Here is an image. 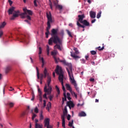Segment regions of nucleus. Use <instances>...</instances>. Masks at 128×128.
<instances>
[{"label": "nucleus", "instance_id": "nucleus-15", "mask_svg": "<svg viewBox=\"0 0 128 128\" xmlns=\"http://www.w3.org/2000/svg\"><path fill=\"white\" fill-rule=\"evenodd\" d=\"M90 14L91 18H96V12L94 11H90Z\"/></svg>", "mask_w": 128, "mask_h": 128}, {"label": "nucleus", "instance_id": "nucleus-19", "mask_svg": "<svg viewBox=\"0 0 128 128\" xmlns=\"http://www.w3.org/2000/svg\"><path fill=\"white\" fill-rule=\"evenodd\" d=\"M18 16L19 14L16 13L13 14V16L10 18V20H14L16 18H18Z\"/></svg>", "mask_w": 128, "mask_h": 128}, {"label": "nucleus", "instance_id": "nucleus-43", "mask_svg": "<svg viewBox=\"0 0 128 128\" xmlns=\"http://www.w3.org/2000/svg\"><path fill=\"white\" fill-rule=\"evenodd\" d=\"M66 97L62 98V102L63 104H64V102H66Z\"/></svg>", "mask_w": 128, "mask_h": 128}, {"label": "nucleus", "instance_id": "nucleus-7", "mask_svg": "<svg viewBox=\"0 0 128 128\" xmlns=\"http://www.w3.org/2000/svg\"><path fill=\"white\" fill-rule=\"evenodd\" d=\"M24 12L20 14L22 18H26V16L28 14L29 16H32V11L28 10L26 8H23Z\"/></svg>", "mask_w": 128, "mask_h": 128}, {"label": "nucleus", "instance_id": "nucleus-28", "mask_svg": "<svg viewBox=\"0 0 128 128\" xmlns=\"http://www.w3.org/2000/svg\"><path fill=\"white\" fill-rule=\"evenodd\" d=\"M35 128H42V124H36V125H35Z\"/></svg>", "mask_w": 128, "mask_h": 128}, {"label": "nucleus", "instance_id": "nucleus-38", "mask_svg": "<svg viewBox=\"0 0 128 128\" xmlns=\"http://www.w3.org/2000/svg\"><path fill=\"white\" fill-rule=\"evenodd\" d=\"M104 48V46H102V48L100 46H98V50H103Z\"/></svg>", "mask_w": 128, "mask_h": 128}, {"label": "nucleus", "instance_id": "nucleus-37", "mask_svg": "<svg viewBox=\"0 0 128 128\" xmlns=\"http://www.w3.org/2000/svg\"><path fill=\"white\" fill-rule=\"evenodd\" d=\"M49 0L48 4H49L50 8L52 10V1L50 0Z\"/></svg>", "mask_w": 128, "mask_h": 128}, {"label": "nucleus", "instance_id": "nucleus-31", "mask_svg": "<svg viewBox=\"0 0 128 128\" xmlns=\"http://www.w3.org/2000/svg\"><path fill=\"white\" fill-rule=\"evenodd\" d=\"M56 90L58 94H60V88H58V86H55Z\"/></svg>", "mask_w": 128, "mask_h": 128}, {"label": "nucleus", "instance_id": "nucleus-54", "mask_svg": "<svg viewBox=\"0 0 128 128\" xmlns=\"http://www.w3.org/2000/svg\"><path fill=\"white\" fill-rule=\"evenodd\" d=\"M38 122V119L35 120V126L36 124H39Z\"/></svg>", "mask_w": 128, "mask_h": 128}, {"label": "nucleus", "instance_id": "nucleus-13", "mask_svg": "<svg viewBox=\"0 0 128 128\" xmlns=\"http://www.w3.org/2000/svg\"><path fill=\"white\" fill-rule=\"evenodd\" d=\"M78 22H82L84 21V18H86V16H84V14H82V15H78Z\"/></svg>", "mask_w": 128, "mask_h": 128}, {"label": "nucleus", "instance_id": "nucleus-59", "mask_svg": "<svg viewBox=\"0 0 128 128\" xmlns=\"http://www.w3.org/2000/svg\"><path fill=\"white\" fill-rule=\"evenodd\" d=\"M90 82H94V78H91L90 79Z\"/></svg>", "mask_w": 128, "mask_h": 128}, {"label": "nucleus", "instance_id": "nucleus-32", "mask_svg": "<svg viewBox=\"0 0 128 128\" xmlns=\"http://www.w3.org/2000/svg\"><path fill=\"white\" fill-rule=\"evenodd\" d=\"M102 15V11L99 12L98 13L97 16H96V18H100Z\"/></svg>", "mask_w": 128, "mask_h": 128}, {"label": "nucleus", "instance_id": "nucleus-62", "mask_svg": "<svg viewBox=\"0 0 128 128\" xmlns=\"http://www.w3.org/2000/svg\"><path fill=\"white\" fill-rule=\"evenodd\" d=\"M88 56H85V58L86 60H88Z\"/></svg>", "mask_w": 128, "mask_h": 128}, {"label": "nucleus", "instance_id": "nucleus-53", "mask_svg": "<svg viewBox=\"0 0 128 128\" xmlns=\"http://www.w3.org/2000/svg\"><path fill=\"white\" fill-rule=\"evenodd\" d=\"M43 102H44L43 106H44H44H46V100H44Z\"/></svg>", "mask_w": 128, "mask_h": 128}, {"label": "nucleus", "instance_id": "nucleus-17", "mask_svg": "<svg viewBox=\"0 0 128 128\" xmlns=\"http://www.w3.org/2000/svg\"><path fill=\"white\" fill-rule=\"evenodd\" d=\"M16 8L12 6L10 8H9L8 10V14H12V12H14V9Z\"/></svg>", "mask_w": 128, "mask_h": 128}, {"label": "nucleus", "instance_id": "nucleus-47", "mask_svg": "<svg viewBox=\"0 0 128 128\" xmlns=\"http://www.w3.org/2000/svg\"><path fill=\"white\" fill-rule=\"evenodd\" d=\"M36 114H34L33 113V115L32 116V120H34V118H36Z\"/></svg>", "mask_w": 128, "mask_h": 128}, {"label": "nucleus", "instance_id": "nucleus-24", "mask_svg": "<svg viewBox=\"0 0 128 128\" xmlns=\"http://www.w3.org/2000/svg\"><path fill=\"white\" fill-rule=\"evenodd\" d=\"M40 60H41L42 62V68H44V58H40Z\"/></svg>", "mask_w": 128, "mask_h": 128}, {"label": "nucleus", "instance_id": "nucleus-8", "mask_svg": "<svg viewBox=\"0 0 128 128\" xmlns=\"http://www.w3.org/2000/svg\"><path fill=\"white\" fill-rule=\"evenodd\" d=\"M83 25H82V24ZM76 24L78 28H84L86 26H90V22H88L86 20H83L82 22H81L80 23V22H77Z\"/></svg>", "mask_w": 128, "mask_h": 128}, {"label": "nucleus", "instance_id": "nucleus-48", "mask_svg": "<svg viewBox=\"0 0 128 128\" xmlns=\"http://www.w3.org/2000/svg\"><path fill=\"white\" fill-rule=\"evenodd\" d=\"M46 94H48V92H46V93L43 95V98H46V100H48V97H46Z\"/></svg>", "mask_w": 128, "mask_h": 128}, {"label": "nucleus", "instance_id": "nucleus-16", "mask_svg": "<svg viewBox=\"0 0 128 128\" xmlns=\"http://www.w3.org/2000/svg\"><path fill=\"white\" fill-rule=\"evenodd\" d=\"M71 54V56H72V58H74V60H78V58H80V56H78L75 53H72V52H70Z\"/></svg>", "mask_w": 128, "mask_h": 128}, {"label": "nucleus", "instance_id": "nucleus-30", "mask_svg": "<svg viewBox=\"0 0 128 128\" xmlns=\"http://www.w3.org/2000/svg\"><path fill=\"white\" fill-rule=\"evenodd\" d=\"M56 8H58L60 10H62V5L58 4L56 6Z\"/></svg>", "mask_w": 128, "mask_h": 128}, {"label": "nucleus", "instance_id": "nucleus-34", "mask_svg": "<svg viewBox=\"0 0 128 128\" xmlns=\"http://www.w3.org/2000/svg\"><path fill=\"white\" fill-rule=\"evenodd\" d=\"M46 52L47 54L50 56V46H48V45H47Z\"/></svg>", "mask_w": 128, "mask_h": 128}, {"label": "nucleus", "instance_id": "nucleus-44", "mask_svg": "<svg viewBox=\"0 0 128 128\" xmlns=\"http://www.w3.org/2000/svg\"><path fill=\"white\" fill-rule=\"evenodd\" d=\"M4 34V32H2V30L0 29V38H2Z\"/></svg>", "mask_w": 128, "mask_h": 128}, {"label": "nucleus", "instance_id": "nucleus-1", "mask_svg": "<svg viewBox=\"0 0 128 128\" xmlns=\"http://www.w3.org/2000/svg\"><path fill=\"white\" fill-rule=\"evenodd\" d=\"M60 62H62L64 66H66L68 68H66V70L68 72L70 82L74 86L76 92H80V88L78 87V84L74 78V75H72V64L67 62L66 60H60Z\"/></svg>", "mask_w": 128, "mask_h": 128}, {"label": "nucleus", "instance_id": "nucleus-51", "mask_svg": "<svg viewBox=\"0 0 128 128\" xmlns=\"http://www.w3.org/2000/svg\"><path fill=\"white\" fill-rule=\"evenodd\" d=\"M44 120V115L40 114V120Z\"/></svg>", "mask_w": 128, "mask_h": 128}, {"label": "nucleus", "instance_id": "nucleus-3", "mask_svg": "<svg viewBox=\"0 0 128 128\" xmlns=\"http://www.w3.org/2000/svg\"><path fill=\"white\" fill-rule=\"evenodd\" d=\"M55 72L56 74L59 76L58 80L59 82H61V84L62 86V90L64 92H66V88H64V72H62V67L58 65L56 67Z\"/></svg>", "mask_w": 128, "mask_h": 128}, {"label": "nucleus", "instance_id": "nucleus-56", "mask_svg": "<svg viewBox=\"0 0 128 128\" xmlns=\"http://www.w3.org/2000/svg\"><path fill=\"white\" fill-rule=\"evenodd\" d=\"M67 120H70V114L68 115Z\"/></svg>", "mask_w": 128, "mask_h": 128}, {"label": "nucleus", "instance_id": "nucleus-26", "mask_svg": "<svg viewBox=\"0 0 128 128\" xmlns=\"http://www.w3.org/2000/svg\"><path fill=\"white\" fill-rule=\"evenodd\" d=\"M70 94H72V96H74L76 98H78V94H76V92L72 91L70 92Z\"/></svg>", "mask_w": 128, "mask_h": 128}, {"label": "nucleus", "instance_id": "nucleus-42", "mask_svg": "<svg viewBox=\"0 0 128 128\" xmlns=\"http://www.w3.org/2000/svg\"><path fill=\"white\" fill-rule=\"evenodd\" d=\"M26 18H27V20H32L30 16L28 15H26Z\"/></svg>", "mask_w": 128, "mask_h": 128}, {"label": "nucleus", "instance_id": "nucleus-12", "mask_svg": "<svg viewBox=\"0 0 128 128\" xmlns=\"http://www.w3.org/2000/svg\"><path fill=\"white\" fill-rule=\"evenodd\" d=\"M36 70L37 72V78L38 80H40V84H42V80L44 79H40V72L38 71V67H36Z\"/></svg>", "mask_w": 128, "mask_h": 128}, {"label": "nucleus", "instance_id": "nucleus-5", "mask_svg": "<svg viewBox=\"0 0 128 128\" xmlns=\"http://www.w3.org/2000/svg\"><path fill=\"white\" fill-rule=\"evenodd\" d=\"M47 85L46 84H45L44 87V92H47V94L50 95L52 94V86H50V82H52V78L50 76L47 77Z\"/></svg>", "mask_w": 128, "mask_h": 128}, {"label": "nucleus", "instance_id": "nucleus-6", "mask_svg": "<svg viewBox=\"0 0 128 128\" xmlns=\"http://www.w3.org/2000/svg\"><path fill=\"white\" fill-rule=\"evenodd\" d=\"M29 38L28 34H19L16 36V40L20 42H26L28 40Z\"/></svg>", "mask_w": 128, "mask_h": 128}, {"label": "nucleus", "instance_id": "nucleus-18", "mask_svg": "<svg viewBox=\"0 0 128 128\" xmlns=\"http://www.w3.org/2000/svg\"><path fill=\"white\" fill-rule=\"evenodd\" d=\"M66 87L67 90H69L70 92H72V87H70V84H66Z\"/></svg>", "mask_w": 128, "mask_h": 128}, {"label": "nucleus", "instance_id": "nucleus-20", "mask_svg": "<svg viewBox=\"0 0 128 128\" xmlns=\"http://www.w3.org/2000/svg\"><path fill=\"white\" fill-rule=\"evenodd\" d=\"M6 26V22H4L1 23L0 25V30H2V28H4V26Z\"/></svg>", "mask_w": 128, "mask_h": 128}, {"label": "nucleus", "instance_id": "nucleus-10", "mask_svg": "<svg viewBox=\"0 0 128 128\" xmlns=\"http://www.w3.org/2000/svg\"><path fill=\"white\" fill-rule=\"evenodd\" d=\"M68 115V109L66 108V106H64V111L63 112V114L61 116V118L62 120H63V124H64V120L65 118Z\"/></svg>", "mask_w": 128, "mask_h": 128}, {"label": "nucleus", "instance_id": "nucleus-45", "mask_svg": "<svg viewBox=\"0 0 128 128\" xmlns=\"http://www.w3.org/2000/svg\"><path fill=\"white\" fill-rule=\"evenodd\" d=\"M90 53L92 54H93V56H94V54H96V52L94 50L90 51Z\"/></svg>", "mask_w": 128, "mask_h": 128}, {"label": "nucleus", "instance_id": "nucleus-58", "mask_svg": "<svg viewBox=\"0 0 128 128\" xmlns=\"http://www.w3.org/2000/svg\"><path fill=\"white\" fill-rule=\"evenodd\" d=\"M39 100L40 101V102H42V96L39 97Z\"/></svg>", "mask_w": 128, "mask_h": 128}, {"label": "nucleus", "instance_id": "nucleus-36", "mask_svg": "<svg viewBox=\"0 0 128 128\" xmlns=\"http://www.w3.org/2000/svg\"><path fill=\"white\" fill-rule=\"evenodd\" d=\"M8 105L10 108H12L14 106V102H10Z\"/></svg>", "mask_w": 128, "mask_h": 128}, {"label": "nucleus", "instance_id": "nucleus-9", "mask_svg": "<svg viewBox=\"0 0 128 128\" xmlns=\"http://www.w3.org/2000/svg\"><path fill=\"white\" fill-rule=\"evenodd\" d=\"M40 76V79L41 80H44V78H48V76H50V73L48 72V69H46V68H44V71H43V74L41 73L40 74H39Z\"/></svg>", "mask_w": 128, "mask_h": 128}, {"label": "nucleus", "instance_id": "nucleus-61", "mask_svg": "<svg viewBox=\"0 0 128 128\" xmlns=\"http://www.w3.org/2000/svg\"><path fill=\"white\" fill-rule=\"evenodd\" d=\"M81 60L82 62V64H84V62H86V60L84 59H82Z\"/></svg>", "mask_w": 128, "mask_h": 128}, {"label": "nucleus", "instance_id": "nucleus-33", "mask_svg": "<svg viewBox=\"0 0 128 128\" xmlns=\"http://www.w3.org/2000/svg\"><path fill=\"white\" fill-rule=\"evenodd\" d=\"M74 50L75 51V54H80V52H78V48H74Z\"/></svg>", "mask_w": 128, "mask_h": 128}, {"label": "nucleus", "instance_id": "nucleus-23", "mask_svg": "<svg viewBox=\"0 0 128 128\" xmlns=\"http://www.w3.org/2000/svg\"><path fill=\"white\" fill-rule=\"evenodd\" d=\"M86 114L84 112H82L78 114V116H86Z\"/></svg>", "mask_w": 128, "mask_h": 128}, {"label": "nucleus", "instance_id": "nucleus-11", "mask_svg": "<svg viewBox=\"0 0 128 128\" xmlns=\"http://www.w3.org/2000/svg\"><path fill=\"white\" fill-rule=\"evenodd\" d=\"M44 124L45 126H46V128H52V126L50 125V118H45L44 120Z\"/></svg>", "mask_w": 128, "mask_h": 128}, {"label": "nucleus", "instance_id": "nucleus-55", "mask_svg": "<svg viewBox=\"0 0 128 128\" xmlns=\"http://www.w3.org/2000/svg\"><path fill=\"white\" fill-rule=\"evenodd\" d=\"M39 54H42V48L39 47Z\"/></svg>", "mask_w": 128, "mask_h": 128}, {"label": "nucleus", "instance_id": "nucleus-27", "mask_svg": "<svg viewBox=\"0 0 128 128\" xmlns=\"http://www.w3.org/2000/svg\"><path fill=\"white\" fill-rule=\"evenodd\" d=\"M54 62L56 64H58V62L60 61V58H56V56H54Z\"/></svg>", "mask_w": 128, "mask_h": 128}, {"label": "nucleus", "instance_id": "nucleus-22", "mask_svg": "<svg viewBox=\"0 0 128 128\" xmlns=\"http://www.w3.org/2000/svg\"><path fill=\"white\" fill-rule=\"evenodd\" d=\"M67 104L69 108H74V104L72 102H68Z\"/></svg>", "mask_w": 128, "mask_h": 128}, {"label": "nucleus", "instance_id": "nucleus-21", "mask_svg": "<svg viewBox=\"0 0 128 128\" xmlns=\"http://www.w3.org/2000/svg\"><path fill=\"white\" fill-rule=\"evenodd\" d=\"M58 48V50H60V52H62V48H60V46L58 44H56L54 46V48Z\"/></svg>", "mask_w": 128, "mask_h": 128}, {"label": "nucleus", "instance_id": "nucleus-50", "mask_svg": "<svg viewBox=\"0 0 128 128\" xmlns=\"http://www.w3.org/2000/svg\"><path fill=\"white\" fill-rule=\"evenodd\" d=\"M34 98H35L34 94L33 93L32 94V98H31V100H34Z\"/></svg>", "mask_w": 128, "mask_h": 128}, {"label": "nucleus", "instance_id": "nucleus-4", "mask_svg": "<svg viewBox=\"0 0 128 128\" xmlns=\"http://www.w3.org/2000/svg\"><path fill=\"white\" fill-rule=\"evenodd\" d=\"M46 18H48L47 22V28H46V38H48V34H50V22H52V14L50 12L49 13L46 12Z\"/></svg>", "mask_w": 128, "mask_h": 128}, {"label": "nucleus", "instance_id": "nucleus-25", "mask_svg": "<svg viewBox=\"0 0 128 128\" xmlns=\"http://www.w3.org/2000/svg\"><path fill=\"white\" fill-rule=\"evenodd\" d=\"M56 54H58V51L56 50H54L51 52V56H53V58L56 56Z\"/></svg>", "mask_w": 128, "mask_h": 128}, {"label": "nucleus", "instance_id": "nucleus-64", "mask_svg": "<svg viewBox=\"0 0 128 128\" xmlns=\"http://www.w3.org/2000/svg\"><path fill=\"white\" fill-rule=\"evenodd\" d=\"M42 92L39 93L38 94L39 97L42 96Z\"/></svg>", "mask_w": 128, "mask_h": 128}, {"label": "nucleus", "instance_id": "nucleus-2", "mask_svg": "<svg viewBox=\"0 0 128 128\" xmlns=\"http://www.w3.org/2000/svg\"><path fill=\"white\" fill-rule=\"evenodd\" d=\"M58 29L52 28L51 31L52 37L48 40V44L50 46L52 45V43L58 44H62V41L60 38V37L58 36Z\"/></svg>", "mask_w": 128, "mask_h": 128}, {"label": "nucleus", "instance_id": "nucleus-29", "mask_svg": "<svg viewBox=\"0 0 128 128\" xmlns=\"http://www.w3.org/2000/svg\"><path fill=\"white\" fill-rule=\"evenodd\" d=\"M66 32H67L68 34V36L70 38H72V32H70V30H66Z\"/></svg>", "mask_w": 128, "mask_h": 128}, {"label": "nucleus", "instance_id": "nucleus-52", "mask_svg": "<svg viewBox=\"0 0 128 128\" xmlns=\"http://www.w3.org/2000/svg\"><path fill=\"white\" fill-rule=\"evenodd\" d=\"M34 6H38V4H36V0H34Z\"/></svg>", "mask_w": 128, "mask_h": 128}, {"label": "nucleus", "instance_id": "nucleus-39", "mask_svg": "<svg viewBox=\"0 0 128 128\" xmlns=\"http://www.w3.org/2000/svg\"><path fill=\"white\" fill-rule=\"evenodd\" d=\"M53 4H54L55 6L56 7V6H58V1H54L53 2Z\"/></svg>", "mask_w": 128, "mask_h": 128}, {"label": "nucleus", "instance_id": "nucleus-57", "mask_svg": "<svg viewBox=\"0 0 128 128\" xmlns=\"http://www.w3.org/2000/svg\"><path fill=\"white\" fill-rule=\"evenodd\" d=\"M8 2L10 6H12V0H8Z\"/></svg>", "mask_w": 128, "mask_h": 128}, {"label": "nucleus", "instance_id": "nucleus-46", "mask_svg": "<svg viewBox=\"0 0 128 128\" xmlns=\"http://www.w3.org/2000/svg\"><path fill=\"white\" fill-rule=\"evenodd\" d=\"M34 111L36 114H38V107L35 108Z\"/></svg>", "mask_w": 128, "mask_h": 128}, {"label": "nucleus", "instance_id": "nucleus-49", "mask_svg": "<svg viewBox=\"0 0 128 128\" xmlns=\"http://www.w3.org/2000/svg\"><path fill=\"white\" fill-rule=\"evenodd\" d=\"M54 98V96L52 95H50L49 96V99L50 100V101L52 100V98Z\"/></svg>", "mask_w": 128, "mask_h": 128}, {"label": "nucleus", "instance_id": "nucleus-35", "mask_svg": "<svg viewBox=\"0 0 128 128\" xmlns=\"http://www.w3.org/2000/svg\"><path fill=\"white\" fill-rule=\"evenodd\" d=\"M72 124H74V120H72V122H70L68 123V126H70V128L72 127Z\"/></svg>", "mask_w": 128, "mask_h": 128}, {"label": "nucleus", "instance_id": "nucleus-14", "mask_svg": "<svg viewBox=\"0 0 128 128\" xmlns=\"http://www.w3.org/2000/svg\"><path fill=\"white\" fill-rule=\"evenodd\" d=\"M12 70V66H6L5 68V74H8Z\"/></svg>", "mask_w": 128, "mask_h": 128}, {"label": "nucleus", "instance_id": "nucleus-40", "mask_svg": "<svg viewBox=\"0 0 128 128\" xmlns=\"http://www.w3.org/2000/svg\"><path fill=\"white\" fill-rule=\"evenodd\" d=\"M62 126L64 128H66V120H64V121L62 120Z\"/></svg>", "mask_w": 128, "mask_h": 128}, {"label": "nucleus", "instance_id": "nucleus-60", "mask_svg": "<svg viewBox=\"0 0 128 128\" xmlns=\"http://www.w3.org/2000/svg\"><path fill=\"white\" fill-rule=\"evenodd\" d=\"M96 19H94L92 20L91 22L92 24H94V22H96Z\"/></svg>", "mask_w": 128, "mask_h": 128}, {"label": "nucleus", "instance_id": "nucleus-63", "mask_svg": "<svg viewBox=\"0 0 128 128\" xmlns=\"http://www.w3.org/2000/svg\"><path fill=\"white\" fill-rule=\"evenodd\" d=\"M15 14H20V10H17L15 12Z\"/></svg>", "mask_w": 128, "mask_h": 128}, {"label": "nucleus", "instance_id": "nucleus-41", "mask_svg": "<svg viewBox=\"0 0 128 128\" xmlns=\"http://www.w3.org/2000/svg\"><path fill=\"white\" fill-rule=\"evenodd\" d=\"M47 108H52V103H50V102H48L47 104Z\"/></svg>", "mask_w": 128, "mask_h": 128}]
</instances>
